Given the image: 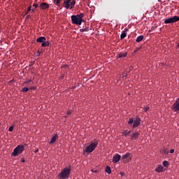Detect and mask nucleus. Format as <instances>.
Returning <instances> with one entry per match:
<instances>
[{
  "label": "nucleus",
  "mask_w": 179,
  "mask_h": 179,
  "mask_svg": "<svg viewBox=\"0 0 179 179\" xmlns=\"http://www.w3.org/2000/svg\"><path fill=\"white\" fill-rule=\"evenodd\" d=\"M71 171V166L69 165V167H65L62 169L61 172L58 174L59 179H67L70 176Z\"/></svg>",
  "instance_id": "1"
},
{
  "label": "nucleus",
  "mask_w": 179,
  "mask_h": 179,
  "mask_svg": "<svg viewBox=\"0 0 179 179\" xmlns=\"http://www.w3.org/2000/svg\"><path fill=\"white\" fill-rule=\"evenodd\" d=\"M83 17V13L71 15L72 23L76 25H81L82 22H84V20L82 19Z\"/></svg>",
  "instance_id": "2"
},
{
  "label": "nucleus",
  "mask_w": 179,
  "mask_h": 179,
  "mask_svg": "<svg viewBox=\"0 0 179 179\" xmlns=\"http://www.w3.org/2000/svg\"><path fill=\"white\" fill-rule=\"evenodd\" d=\"M23 151H24V146L19 145L14 149L13 153L11 154V156L17 157L19 156V155L22 154Z\"/></svg>",
  "instance_id": "3"
},
{
  "label": "nucleus",
  "mask_w": 179,
  "mask_h": 179,
  "mask_svg": "<svg viewBox=\"0 0 179 179\" xmlns=\"http://www.w3.org/2000/svg\"><path fill=\"white\" fill-rule=\"evenodd\" d=\"M97 145H98V141L92 143L89 146L86 148L84 152L87 153H91L94 150V149L96 148Z\"/></svg>",
  "instance_id": "4"
},
{
  "label": "nucleus",
  "mask_w": 179,
  "mask_h": 179,
  "mask_svg": "<svg viewBox=\"0 0 179 179\" xmlns=\"http://www.w3.org/2000/svg\"><path fill=\"white\" fill-rule=\"evenodd\" d=\"M177 22L176 15L164 20L165 24H172Z\"/></svg>",
  "instance_id": "5"
},
{
  "label": "nucleus",
  "mask_w": 179,
  "mask_h": 179,
  "mask_svg": "<svg viewBox=\"0 0 179 179\" xmlns=\"http://www.w3.org/2000/svg\"><path fill=\"white\" fill-rule=\"evenodd\" d=\"M39 8L41 9L45 10V9L50 8V5L48 3H47V2H42L40 4Z\"/></svg>",
  "instance_id": "6"
},
{
  "label": "nucleus",
  "mask_w": 179,
  "mask_h": 179,
  "mask_svg": "<svg viewBox=\"0 0 179 179\" xmlns=\"http://www.w3.org/2000/svg\"><path fill=\"white\" fill-rule=\"evenodd\" d=\"M121 156L118 154H116L113 157V163H117L120 160Z\"/></svg>",
  "instance_id": "7"
},
{
  "label": "nucleus",
  "mask_w": 179,
  "mask_h": 179,
  "mask_svg": "<svg viewBox=\"0 0 179 179\" xmlns=\"http://www.w3.org/2000/svg\"><path fill=\"white\" fill-rule=\"evenodd\" d=\"M141 124V120L139 117H137L136 120H134L133 123V128L137 127Z\"/></svg>",
  "instance_id": "8"
},
{
  "label": "nucleus",
  "mask_w": 179,
  "mask_h": 179,
  "mask_svg": "<svg viewBox=\"0 0 179 179\" xmlns=\"http://www.w3.org/2000/svg\"><path fill=\"white\" fill-rule=\"evenodd\" d=\"M47 40V38L45 36H39V38H37L36 42L37 43H44Z\"/></svg>",
  "instance_id": "9"
},
{
  "label": "nucleus",
  "mask_w": 179,
  "mask_h": 179,
  "mask_svg": "<svg viewBox=\"0 0 179 179\" xmlns=\"http://www.w3.org/2000/svg\"><path fill=\"white\" fill-rule=\"evenodd\" d=\"M58 135L55 134L53 137H52L51 141L49 142L50 144L55 143V141L58 139Z\"/></svg>",
  "instance_id": "10"
},
{
  "label": "nucleus",
  "mask_w": 179,
  "mask_h": 179,
  "mask_svg": "<svg viewBox=\"0 0 179 179\" xmlns=\"http://www.w3.org/2000/svg\"><path fill=\"white\" fill-rule=\"evenodd\" d=\"M71 0H64V8L66 9H69L70 8V2H71Z\"/></svg>",
  "instance_id": "11"
},
{
  "label": "nucleus",
  "mask_w": 179,
  "mask_h": 179,
  "mask_svg": "<svg viewBox=\"0 0 179 179\" xmlns=\"http://www.w3.org/2000/svg\"><path fill=\"white\" fill-rule=\"evenodd\" d=\"M173 107L175 112H179V102H176Z\"/></svg>",
  "instance_id": "12"
},
{
  "label": "nucleus",
  "mask_w": 179,
  "mask_h": 179,
  "mask_svg": "<svg viewBox=\"0 0 179 179\" xmlns=\"http://www.w3.org/2000/svg\"><path fill=\"white\" fill-rule=\"evenodd\" d=\"M164 170V167L162 165H157V168L155 169V171L157 173H162Z\"/></svg>",
  "instance_id": "13"
},
{
  "label": "nucleus",
  "mask_w": 179,
  "mask_h": 179,
  "mask_svg": "<svg viewBox=\"0 0 179 179\" xmlns=\"http://www.w3.org/2000/svg\"><path fill=\"white\" fill-rule=\"evenodd\" d=\"M138 136H139V134L138 132L133 133L131 136V140H136V139H138Z\"/></svg>",
  "instance_id": "14"
},
{
  "label": "nucleus",
  "mask_w": 179,
  "mask_h": 179,
  "mask_svg": "<svg viewBox=\"0 0 179 179\" xmlns=\"http://www.w3.org/2000/svg\"><path fill=\"white\" fill-rule=\"evenodd\" d=\"M76 0H71L70 2H69V9H72L74 6H75V4H76Z\"/></svg>",
  "instance_id": "15"
},
{
  "label": "nucleus",
  "mask_w": 179,
  "mask_h": 179,
  "mask_svg": "<svg viewBox=\"0 0 179 179\" xmlns=\"http://www.w3.org/2000/svg\"><path fill=\"white\" fill-rule=\"evenodd\" d=\"M143 38H144L143 35H139L138 36H137V38H136V41L137 43H140L143 40Z\"/></svg>",
  "instance_id": "16"
},
{
  "label": "nucleus",
  "mask_w": 179,
  "mask_h": 179,
  "mask_svg": "<svg viewBox=\"0 0 179 179\" xmlns=\"http://www.w3.org/2000/svg\"><path fill=\"white\" fill-rule=\"evenodd\" d=\"M50 46V42L48 41H45L41 43V47H49Z\"/></svg>",
  "instance_id": "17"
},
{
  "label": "nucleus",
  "mask_w": 179,
  "mask_h": 179,
  "mask_svg": "<svg viewBox=\"0 0 179 179\" xmlns=\"http://www.w3.org/2000/svg\"><path fill=\"white\" fill-rule=\"evenodd\" d=\"M131 131L125 130L124 131L122 132V135L124 136L125 137H127L131 134Z\"/></svg>",
  "instance_id": "18"
},
{
  "label": "nucleus",
  "mask_w": 179,
  "mask_h": 179,
  "mask_svg": "<svg viewBox=\"0 0 179 179\" xmlns=\"http://www.w3.org/2000/svg\"><path fill=\"white\" fill-rule=\"evenodd\" d=\"M127 55V53H119L118 57L119 58H124Z\"/></svg>",
  "instance_id": "19"
},
{
  "label": "nucleus",
  "mask_w": 179,
  "mask_h": 179,
  "mask_svg": "<svg viewBox=\"0 0 179 179\" xmlns=\"http://www.w3.org/2000/svg\"><path fill=\"white\" fill-rule=\"evenodd\" d=\"M89 31V27H85V28H82V29H80V31L81 33H83V32H87V31Z\"/></svg>",
  "instance_id": "20"
},
{
  "label": "nucleus",
  "mask_w": 179,
  "mask_h": 179,
  "mask_svg": "<svg viewBox=\"0 0 179 179\" xmlns=\"http://www.w3.org/2000/svg\"><path fill=\"white\" fill-rule=\"evenodd\" d=\"M106 172L107 173H108V174H110V173H111V169H110V168L108 166H107L106 167Z\"/></svg>",
  "instance_id": "21"
},
{
  "label": "nucleus",
  "mask_w": 179,
  "mask_h": 179,
  "mask_svg": "<svg viewBox=\"0 0 179 179\" xmlns=\"http://www.w3.org/2000/svg\"><path fill=\"white\" fill-rule=\"evenodd\" d=\"M30 11H31V6H29L27 11H25V15H27Z\"/></svg>",
  "instance_id": "22"
},
{
  "label": "nucleus",
  "mask_w": 179,
  "mask_h": 179,
  "mask_svg": "<svg viewBox=\"0 0 179 179\" xmlns=\"http://www.w3.org/2000/svg\"><path fill=\"white\" fill-rule=\"evenodd\" d=\"M127 36V33L126 32H123L122 34H121L120 35V38L121 40L124 39Z\"/></svg>",
  "instance_id": "23"
},
{
  "label": "nucleus",
  "mask_w": 179,
  "mask_h": 179,
  "mask_svg": "<svg viewBox=\"0 0 179 179\" xmlns=\"http://www.w3.org/2000/svg\"><path fill=\"white\" fill-rule=\"evenodd\" d=\"M129 155H130L129 153H127V154H125V155H124L122 156V159H125L128 158V157H129Z\"/></svg>",
  "instance_id": "24"
},
{
  "label": "nucleus",
  "mask_w": 179,
  "mask_h": 179,
  "mask_svg": "<svg viewBox=\"0 0 179 179\" xmlns=\"http://www.w3.org/2000/svg\"><path fill=\"white\" fill-rule=\"evenodd\" d=\"M134 118H130L129 120L128 124H134Z\"/></svg>",
  "instance_id": "25"
},
{
  "label": "nucleus",
  "mask_w": 179,
  "mask_h": 179,
  "mask_svg": "<svg viewBox=\"0 0 179 179\" xmlns=\"http://www.w3.org/2000/svg\"><path fill=\"white\" fill-rule=\"evenodd\" d=\"M28 91H29V88H27V87H24L22 90V92H27Z\"/></svg>",
  "instance_id": "26"
},
{
  "label": "nucleus",
  "mask_w": 179,
  "mask_h": 179,
  "mask_svg": "<svg viewBox=\"0 0 179 179\" xmlns=\"http://www.w3.org/2000/svg\"><path fill=\"white\" fill-rule=\"evenodd\" d=\"M169 165V162L167 161H164L163 162V166L164 167L167 166Z\"/></svg>",
  "instance_id": "27"
},
{
  "label": "nucleus",
  "mask_w": 179,
  "mask_h": 179,
  "mask_svg": "<svg viewBox=\"0 0 179 179\" xmlns=\"http://www.w3.org/2000/svg\"><path fill=\"white\" fill-rule=\"evenodd\" d=\"M13 130H14V127L13 126L10 127L9 129H8L9 131H13Z\"/></svg>",
  "instance_id": "28"
},
{
  "label": "nucleus",
  "mask_w": 179,
  "mask_h": 179,
  "mask_svg": "<svg viewBox=\"0 0 179 179\" xmlns=\"http://www.w3.org/2000/svg\"><path fill=\"white\" fill-rule=\"evenodd\" d=\"M33 6H34L35 8H38V3H33Z\"/></svg>",
  "instance_id": "29"
},
{
  "label": "nucleus",
  "mask_w": 179,
  "mask_h": 179,
  "mask_svg": "<svg viewBox=\"0 0 179 179\" xmlns=\"http://www.w3.org/2000/svg\"><path fill=\"white\" fill-rule=\"evenodd\" d=\"M73 113V110H69L68 111H67V115H70L71 113Z\"/></svg>",
  "instance_id": "30"
},
{
  "label": "nucleus",
  "mask_w": 179,
  "mask_h": 179,
  "mask_svg": "<svg viewBox=\"0 0 179 179\" xmlns=\"http://www.w3.org/2000/svg\"><path fill=\"white\" fill-rule=\"evenodd\" d=\"M56 1V5H58L61 3V0H55Z\"/></svg>",
  "instance_id": "31"
},
{
  "label": "nucleus",
  "mask_w": 179,
  "mask_h": 179,
  "mask_svg": "<svg viewBox=\"0 0 179 179\" xmlns=\"http://www.w3.org/2000/svg\"><path fill=\"white\" fill-rule=\"evenodd\" d=\"M149 109H150L149 107H145V108H144L143 110H144L145 112H147Z\"/></svg>",
  "instance_id": "32"
},
{
  "label": "nucleus",
  "mask_w": 179,
  "mask_h": 179,
  "mask_svg": "<svg viewBox=\"0 0 179 179\" xmlns=\"http://www.w3.org/2000/svg\"><path fill=\"white\" fill-rule=\"evenodd\" d=\"M31 83V80H27L25 83L29 84V83Z\"/></svg>",
  "instance_id": "33"
},
{
  "label": "nucleus",
  "mask_w": 179,
  "mask_h": 179,
  "mask_svg": "<svg viewBox=\"0 0 179 179\" xmlns=\"http://www.w3.org/2000/svg\"><path fill=\"white\" fill-rule=\"evenodd\" d=\"M128 31V28H124V30L123 31V32L127 33Z\"/></svg>",
  "instance_id": "34"
},
{
  "label": "nucleus",
  "mask_w": 179,
  "mask_h": 179,
  "mask_svg": "<svg viewBox=\"0 0 179 179\" xmlns=\"http://www.w3.org/2000/svg\"><path fill=\"white\" fill-rule=\"evenodd\" d=\"M41 54V52H37V53H36V56H40V55Z\"/></svg>",
  "instance_id": "35"
},
{
  "label": "nucleus",
  "mask_w": 179,
  "mask_h": 179,
  "mask_svg": "<svg viewBox=\"0 0 179 179\" xmlns=\"http://www.w3.org/2000/svg\"><path fill=\"white\" fill-rule=\"evenodd\" d=\"M174 152H175V150H174L173 149H171V150H170V153H171V154H173Z\"/></svg>",
  "instance_id": "36"
},
{
  "label": "nucleus",
  "mask_w": 179,
  "mask_h": 179,
  "mask_svg": "<svg viewBox=\"0 0 179 179\" xmlns=\"http://www.w3.org/2000/svg\"><path fill=\"white\" fill-rule=\"evenodd\" d=\"M31 12H34L36 10V8H31Z\"/></svg>",
  "instance_id": "37"
},
{
  "label": "nucleus",
  "mask_w": 179,
  "mask_h": 179,
  "mask_svg": "<svg viewBox=\"0 0 179 179\" xmlns=\"http://www.w3.org/2000/svg\"><path fill=\"white\" fill-rule=\"evenodd\" d=\"M176 21L178 22L179 21V16L176 15Z\"/></svg>",
  "instance_id": "38"
},
{
  "label": "nucleus",
  "mask_w": 179,
  "mask_h": 179,
  "mask_svg": "<svg viewBox=\"0 0 179 179\" xmlns=\"http://www.w3.org/2000/svg\"><path fill=\"white\" fill-rule=\"evenodd\" d=\"M21 162L24 163V162H25L24 159V158H22V159H21Z\"/></svg>",
  "instance_id": "39"
},
{
  "label": "nucleus",
  "mask_w": 179,
  "mask_h": 179,
  "mask_svg": "<svg viewBox=\"0 0 179 179\" xmlns=\"http://www.w3.org/2000/svg\"><path fill=\"white\" fill-rule=\"evenodd\" d=\"M30 17V15H27L26 19H29Z\"/></svg>",
  "instance_id": "40"
},
{
  "label": "nucleus",
  "mask_w": 179,
  "mask_h": 179,
  "mask_svg": "<svg viewBox=\"0 0 179 179\" xmlns=\"http://www.w3.org/2000/svg\"><path fill=\"white\" fill-rule=\"evenodd\" d=\"M31 90H36V87H32L30 88Z\"/></svg>",
  "instance_id": "41"
},
{
  "label": "nucleus",
  "mask_w": 179,
  "mask_h": 179,
  "mask_svg": "<svg viewBox=\"0 0 179 179\" xmlns=\"http://www.w3.org/2000/svg\"><path fill=\"white\" fill-rule=\"evenodd\" d=\"M177 48L179 50V43L177 45Z\"/></svg>",
  "instance_id": "42"
},
{
  "label": "nucleus",
  "mask_w": 179,
  "mask_h": 179,
  "mask_svg": "<svg viewBox=\"0 0 179 179\" xmlns=\"http://www.w3.org/2000/svg\"><path fill=\"white\" fill-rule=\"evenodd\" d=\"M167 152H168V151L166 150H164V153L165 154H167Z\"/></svg>",
  "instance_id": "43"
},
{
  "label": "nucleus",
  "mask_w": 179,
  "mask_h": 179,
  "mask_svg": "<svg viewBox=\"0 0 179 179\" xmlns=\"http://www.w3.org/2000/svg\"><path fill=\"white\" fill-rule=\"evenodd\" d=\"M37 152H38V150H35V153H37Z\"/></svg>",
  "instance_id": "44"
},
{
  "label": "nucleus",
  "mask_w": 179,
  "mask_h": 179,
  "mask_svg": "<svg viewBox=\"0 0 179 179\" xmlns=\"http://www.w3.org/2000/svg\"><path fill=\"white\" fill-rule=\"evenodd\" d=\"M92 172H94V173H96V172H97V171H93V170H92Z\"/></svg>",
  "instance_id": "45"
},
{
  "label": "nucleus",
  "mask_w": 179,
  "mask_h": 179,
  "mask_svg": "<svg viewBox=\"0 0 179 179\" xmlns=\"http://www.w3.org/2000/svg\"><path fill=\"white\" fill-rule=\"evenodd\" d=\"M121 175L122 176V175H123V173H121Z\"/></svg>",
  "instance_id": "46"
},
{
  "label": "nucleus",
  "mask_w": 179,
  "mask_h": 179,
  "mask_svg": "<svg viewBox=\"0 0 179 179\" xmlns=\"http://www.w3.org/2000/svg\"><path fill=\"white\" fill-rule=\"evenodd\" d=\"M178 14H179V13H178Z\"/></svg>",
  "instance_id": "47"
}]
</instances>
